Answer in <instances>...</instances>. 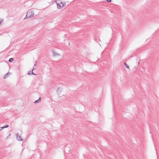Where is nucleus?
Returning a JSON list of instances; mask_svg holds the SVG:
<instances>
[{"mask_svg": "<svg viewBox=\"0 0 159 159\" xmlns=\"http://www.w3.org/2000/svg\"><path fill=\"white\" fill-rule=\"evenodd\" d=\"M57 4V8L58 9H61L64 6H65L66 5L65 3H63L61 2L59 3H57V2H56Z\"/></svg>", "mask_w": 159, "mask_h": 159, "instance_id": "f257e3e1", "label": "nucleus"}, {"mask_svg": "<svg viewBox=\"0 0 159 159\" xmlns=\"http://www.w3.org/2000/svg\"><path fill=\"white\" fill-rule=\"evenodd\" d=\"M36 10H33L31 11V14H30V18L32 17L37 15V13H35L34 12Z\"/></svg>", "mask_w": 159, "mask_h": 159, "instance_id": "f03ea898", "label": "nucleus"}, {"mask_svg": "<svg viewBox=\"0 0 159 159\" xmlns=\"http://www.w3.org/2000/svg\"><path fill=\"white\" fill-rule=\"evenodd\" d=\"M52 52L54 56H60L61 55L60 54L58 53L57 52H55L54 50H52Z\"/></svg>", "mask_w": 159, "mask_h": 159, "instance_id": "7ed1b4c3", "label": "nucleus"}, {"mask_svg": "<svg viewBox=\"0 0 159 159\" xmlns=\"http://www.w3.org/2000/svg\"><path fill=\"white\" fill-rule=\"evenodd\" d=\"M37 62V61H36L34 65V66L33 68V70H30V75L33 74V75H36V74L34 73L33 72V70H34V69H35L36 68V66H35L36 65Z\"/></svg>", "mask_w": 159, "mask_h": 159, "instance_id": "20e7f679", "label": "nucleus"}, {"mask_svg": "<svg viewBox=\"0 0 159 159\" xmlns=\"http://www.w3.org/2000/svg\"><path fill=\"white\" fill-rule=\"evenodd\" d=\"M16 136L17 139L18 140L21 141H22L23 140L21 138L20 136L18 135V134H17L16 135Z\"/></svg>", "mask_w": 159, "mask_h": 159, "instance_id": "39448f33", "label": "nucleus"}, {"mask_svg": "<svg viewBox=\"0 0 159 159\" xmlns=\"http://www.w3.org/2000/svg\"><path fill=\"white\" fill-rule=\"evenodd\" d=\"M62 88H61L59 87L57 89V92L58 93H60L61 92Z\"/></svg>", "mask_w": 159, "mask_h": 159, "instance_id": "423d86ee", "label": "nucleus"}, {"mask_svg": "<svg viewBox=\"0 0 159 159\" xmlns=\"http://www.w3.org/2000/svg\"><path fill=\"white\" fill-rule=\"evenodd\" d=\"M10 73H9V72H8L7 74H5L3 76V78L4 79H6V78H7V77H8V75L9 74H10Z\"/></svg>", "mask_w": 159, "mask_h": 159, "instance_id": "0eeeda50", "label": "nucleus"}, {"mask_svg": "<svg viewBox=\"0 0 159 159\" xmlns=\"http://www.w3.org/2000/svg\"><path fill=\"white\" fill-rule=\"evenodd\" d=\"M41 98L40 97L37 100L35 101L34 103H36L40 102L41 101Z\"/></svg>", "mask_w": 159, "mask_h": 159, "instance_id": "6e6552de", "label": "nucleus"}, {"mask_svg": "<svg viewBox=\"0 0 159 159\" xmlns=\"http://www.w3.org/2000/svg\"><path fill=\"white\" fill-rule=\"evenodd\" d=\"M29 13V11H28L27 14L25 16V18H24V19L25 20V19H29V18H30V16H27V15Z\"/></svg>", "mask_w": 159, "mask_h": 159, "instance_id": "1a4fd4ad", "label": "nucleus"}, {"mask_svg": "<svg viewBox=\"0 0 159 159\" xmlns=\"http://www.w3.org/2000/svg\"><path fill=\"white\" fill-rule=\"evenodd\" d=\"M124 65L128 69H129V67L128 66V65L127 64V63L126 62L124 63Z\"/></svg>", "mask_w": 159, "mask_h": 159, "instance_id": "9d476101", "label": "nucleus"}, {"mask_svg": "<svg viewBox=\"0 0 159 159\" xmlns=\"http://www.w3.org/2000/svg\"><path fill=\"white\" fill-rule=\"evenodd\" d=\"M14 60V59L12 58H10L9 60V62H11Z\"/></svg>", "mask_w": 159, "mask_h": 159, "instance_id": "9b49d317", "label": "nucleus"}, {"mask_svg": "<svg viewBox=\"0 0 159 159\" xmlns=\"http://www.w3.org/2000/svg\"><path fill=\"white\" fill-rule=\"evenodd\" d=\"M4 128H8L9 127V125H6L4 126H3Z\"/></svg>", "mask_w": 159, "mask_h": 159, "instance_id": "f8f14e48", "label": "nucleus"}, {"mask_svg": "<svg viewBox=\"0 0 159 159\" xmlns=\"http://www.w3.org/2000/svg\"><path fill=\"white\" fill-rule=\"evenodd\" d=\"M3 21V20H0V24Z\"/></svg>", "mask_w": 159, "mask_h": 159, "instance_id": "ddd939ff", "label": "nucleus"}, {"mask_svg": "<svg viewBox=\"0 0 159 159\" xmlns=\"http://www.w3.org/2000/svg\"><path fill=\"white\" fill-rule=\"evenodd\" d=\"M0 128H1V129H4V127L3 126V127H0Z\"/></svg>", "mask_w": 159, "mask_h": 159, "instance_id": "4468645a", "label": "nucleus"}, {"mask_svg": "<svg viewBox=\"0 0 159 159\" xmlns=\"http://www.w3.org/2000/svg\"><path fill=\"white\" fill-rule=\"evenodd\" d=\"M108 2H111V0H106Z\"/></svg>", "mask_w": 159, "mask_h": 159, "instance_id": "2eb2a0df", "label": "nucleus"}, {"mask_svg": "<svg viewBox=\"0 0 159 159\" xmlns=\"http://www.w3.org/2000/svg\"><path fill=\"white\" fill-rule=\"evenodd\" d=\"M30 71L28 72L27 74L29 75H30Z\"/></svg>", "mask_w": 159, "mask_h": 159, "instance_id": "dca6fc26", "label": "nucleus"}, {"mask_svg": "<svg viewBox=\"0 0 159 159\" xmlns=\"http://www.w3.org/2000/svg\"><path fill=\"white\" fill-rule=\"evenodd\" d=\"M2 129H1V128H0V131H1Z\"/></svg>", "mask_w": 159, "mask_h": 159, "instance_id": "f3484780", "label": "nucleus"}]
</instances>
